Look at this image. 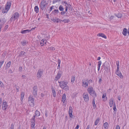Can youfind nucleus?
<instances>
[{
  "label": "nucleus",
  "mask_w": 129,
  "mask_h": 129,
  "mask_svg": "<svg viewBox=\"0 0 129 129\" xmlns=\"http://www.w3.org/2000/svg\"><path fill=\"white\" fill-rule=\"evenodd\" d=\"M60 86L63 89L66 91L69 90V87L67 85L68 83L64 81H58Z\"/></svg>",
  "instance_id": "1"
},
{
  "label": "nucleus",
  "mask_w": 129,
  "mask_h": 129,
  "mask_svg": "<svg viewBox=\"0 0 129 129\" xmlns=\"http://www.w3.org/2000/svg\"><path fill=\"white\" fill-rule=\"evenodd\" d=\"M87 91L90 95L93 98H95L96 96L95 91L92 87H89L87 89Z\"/></svg>",
  "instance_id": "2"
},
{
  "label": "nucleus",
  "mask_w": 129,
  "mask_h": 129,
  "mask_svg": "<svg viewBox=\"0 0 129 129\" xmlns=\"http://www.w3.org/2000/svg\"><path fill=\"white\" fill-rule=\"evenodd\" d=\"M48 3L45 0H43L40 3V7L41 10H45L46 7L47 6Z\"/></svg>",
  "instance_id": "3"
},
{
  "label": "nucleus",
  "mask_w": 129,
  "mask_h": 129,
  "mask_svg": "<svg viewBox=\"0 0 129 129\" xmlns=\"http://www.w3.org/2000/svg\"><path fill=\"white\" fill-rule=\"evenodd\" d=\"M43 70L39 69L36 75L37 78L38 79H40L43 75Z\"/></svg>",
  "instance_id": "4"
},
{
  "label": "nucleus",
  "mask_w": 129,
  "mask_h": 129,
  "mask_svg": "<svg viewBox=\"0 0 129 129\" xmlns=\"http://www.w3.org/2000/svg\"><path fill=\"white\" fill-rule=\"evenodd\" d=\"M62 73V72L60 70H59L57 75L56 76L54 80L55 81H57L59 79L61 76Z\"/></svg>",
  "instance_id": "5"
},
{
  "label": "nucleus",
  "mask_w": 129,
  "mask_h": 129,
  "mask_svg": "<svg viewBox=\"0 0 129 129\" xmlns=\"http://www.w3.org/2000/svg\"><path fill=\"white\" fill-rule=\"evenodd\" d=\"M38 88L36 86H34L33 88V94L34 97H36L37 95Z\"/></svg>",
  "instance_id": "6"
},
{
  "label": "nucleus",
  "mask_w": 129,
  "mask_h": 129,
  "mask_svg": "<svg viewBox=\"0 0 129 129\" xmlns=\"http://www.w3.org/2000/svg\"><path fill=\"white\" fill-rule=\"evenodd\" d=\"M19 15L18 13V12L15 13L11 18L10 20L12 21L13 19H14V20L17 19L19 17Z\"/></svg>",
  "instance_id": "7"
},
{
  "label": "nucleus",
  "mask_w": 129,
  "mask_h": 129,
  "mask_svg": "<svg viewBox=\"0 0 129 129\" xmlns=\"http://www.w3.org/2000/svg\"><path fill=\"white\" fill-rule=\"evenodd\" d=\"M65 6H66L65 11H62L61 12L60 14L61 15H64L67 11L68 9L69 8H71V5L70 4H67V5H66Z\"/></svg>",
  "instance_id": "8"
},
{
  "label": "nucleus",
  "mask_w": 129,
  "mask_h": 129,
  "mask_svg": "<svg viewBox=\"0 0 129 129\" xmlns=\"http://www.w3.org/2000/svg\"><path fill=\"white\" fill-rule=\"evenodd\" d=\"M83 97L84 100L85 102H87L89 101V98L88 94L85 93H84L83 94Z\"/></svg>",
  "instance_id": "9"
},
{
  "label": "nucleus",
  "mask_w": 129,
  "mask_h": 129,
  "mask_svg": "<svg viewBox=\"0 0 129 129\" xmlns=\"http://www.w3.org/2000/svg\"><path fill=\"white\" fill-rule=\"evenodd\" d=\"M11 4L10 2H8L5 5V10L8 11L10 9L11 6Z\"/></svg>",
  "instance_id": "10"
},
{
  "label": "nucleus",
  "mask_w": 129,
  "mask_h": 129,
  "mask_svg": "<svg viewBox=\"0 0 129 129\" xmlns=\"http://www.w3.org/2000/svg\"><path fill=\"white\" fill-rule=\"evenodd\" d=\"M86 79H84L82 80V86L86 88L88 85V83L87 82Z\"/></svg>",
  "instance_id": "11"
},
{
  "label": "nucleus",
  "mask_w": 129,
  "mask_h": 129,
  "mask_svg": "<svg viewBox=\"0 0 129 129\" xmlns=\"http://www.w3.org/2000/svg\"><path fill=\"white\" fill-rule=\"evenodd\" d=\"M8 105L7 103L6 102H4L3 101V109L4 110H5L7 108Z\"/></svg>",
  "instance_id": "12"
},
{
  "label": "nucleus",
  "mask_w": 129,
  "mask_h": 129,
  "mask_svg": "<svg viewBox=\"0 0 129 129\" xmlns=\"http://www.w3.org/2000/svg\"><path fill=\"white\" fill-rule=\"evenodd\" d=\"M28 101L30 103H31L32 105L34 104V99L33 98V96H30L28 99Z\"/></svg>",
  "instance_id": "13"
},
{
  "label": "nucleus",
  "mask_w": 129,
  "mask_h": 129,
  "mask_svg": "<svg viewBox=\"0 0 129 129\" xmlns=\"http://www.w3.org/2000/svg\"><path fill=\"white\" fill-rule=\"evenodd\" d=\"M6 20L5 18H3L0 19V26L2 27L3 25L6 22Z\"/></svg>",
  "instance_id": "14"
},
{
  "label": "nucleus",
  "mask_w": 129,
  "mask_h": 129,
  "mask_svg": "<svg viewBox=\"0 0 129 129\" xmlns=\"http://www.w3.org/2000/svg\"><path fill=\"white\" fill-rule=\"evenodd\" d=\"M73 108L71 106H70L69 107V116L71 118L73 116Z\"/></svg>",
  "instance_id": "15"
},
{
  "label": "nucleus",
  "mask_w": 129,
  "mask_h": 129,
  "mask_svg": "<svg viewBox=\"0 0 129 129\" xmlns=\"http://www.w3.org/2000/svg\"><path fill=\"white\" fill-rule=\"evenodd\" d=\"M51 19L54 22H56L57 23H58L59 22L60 23L61 22V21H60L61 20L59 18H55Z\"/></svg>",
  "instance_id": "16"
},
{
  "label": "nucleus",
  "mask_w": 129,
  "mask_h": 129,
  "mask_svg": "<svg viewBox=\"0 0 129 129\" xmlns=\"http://www.w3.org/2000/svg\"><path fill=\"white\" fill-rule=\"evenodd\" d=\"M102 66H104L105 69H106L108 70L109 68V64L108 62H105Z\"/></svg>",
  "instance_id": "17"
},
{
  "label": "nucleus",
  "mask_w": 129,
  "mask_h": 129,
  "mask_svg": "<svg viewBox=\"0 0 129 129\" xmlns=\"http://www.w3.org/2000/svg\"><path fill=\"white\" fill-rule=\"evenodd\" d=\"M97 35L98 36L101 37L103 38H104L105 39H107V37L106 36H105V35L103 34L100 33L98 34Z\"/></svg>",
  "instance_id": "18"
},
{
  "label": "nucleus",
  "mask_w": 129,
  "mask_h": 129,
  "mask_svg": "<svg viewBox=\"0 0 129 129\" xmlns=\"http://www.w3.org/2000/svg\"><path fill=\"white\" fill-rule=\"evenodd\" d=\"M110 107H111L113 106V99L111 98L110 99L109 102Z\"/></svg>",
  "instance_id": "19"
},
{
  "label": "nucleus",
  "mask_w": 129,
  "mask_h": 129,
  "mask_svg": "<svg viewBox=\"0 0 129 129\" xmlns=\"http://www.w3.org/2000/svg\"><path fill=\"white\" fill-rule=\"evenodd\" d=\"M66 100V94L64 93L63 94L62 98V102L63 103H64Z\"/></svg>",
  "instance_id": "20"
},
{
  "label": "nucleus",
  "mask_w": 129,
  "mask_h": 129,
  "mask_svg": "<svg viewBox=\"0 0 129 129\" xmlns=\"http://www.w3.org/2000/svg\"><path fill=\"white\" fill-rule=\"evenodd\" d=\"M127 33V29L125 28H124L122 32V34L124 36H126V35Z\"/></svg>",
  "instance_id": "21"
},
{
  "label": "nucleus",
  "mask_w": 129,
  "mask_h": 129,
  "mask_svg": "<svg viewBox=\"0 0 129 129\" xmlns=\"http://www.w3.org/2000/svg\"><path fill=\"white\" fill-rule=\"evenodd\" d=\"M35 115H34L36 117L38 116H40V112L38 110H36L35 113Z\"/></svg>",
  "instance_id": "22"
},
{
  "label": "nucleus",
  "mask_w": 129,
  "mask_h": 129,
  "mask_svg": "<svg viewBox=\"0 0 129 129\" xmlns=\"http://www.w3.org/2000/svg\"><path fill=\"white\" fill-rule=\"evenodd\" d=\"M116 74L119 76L121 78H123V76L122 75L121 73L120 72H118V73H116Z\"/></svg>",
  "instance_id": "23"
},
{
  "label": "nucleus",
  "mask_w": 129,
  "mask_h": 129,
  "mask_svg": "<svg viewBox=\"0 0 129 129\" xmlns=\"http://www.w3.org/2000/svg\"><path fill=\"white\" fill-rule=\"evenodd\" d=\"M30 31V30H25L21 31V33L22 34H25L29 32Z\"/></svg>",
  "instance_id": "24"
},
{
  "label": "nucleus",
  "mask_w": 129,
  "mask_h": 129,
  "mask_svg": "<svg viewBox=\"0 0 129 129\" xmlns=\"http://www.w3.org/2000/svg\"><path fill=\"white\" fill-rule=\"evenodd\" d=\"M95 98H93V100L92 102V103L93 104V106L94 109L96 107V105L95 103Z\"/></svg>",
  "instance_id": "25"
},
{
  "label": "nucleus",
  "mask_w": 129,
  "mask_h": 129,
  "mask_svg": "<svg viewBox=\"0 0 129 129\" xmlns=\"http://www.w3.org/2000/svg\"><path fill=\"white\" fill-rule=\"evenodd\" d=\"M20 95H21L20 100L21 101H22L24 98V93L23 92H21V93Z\"/></svg>",
  "instance_id": "26"
},
{
  "label": "nucleus",
  "mask_w": 129,
  "mask_h": 129,
  "mask_svg": "<svg viewBox=\"0 0 129 129\" xmlns=\"http://www.w3.org/2000/svg\"><path fill=\"white\" fill-rule=\"evenodd\" d=\"M100 120V119L99 118H98L96 119L95 122V125H96L98 124Z\"/></svg>",
  "instance_id": "27"
},
{
  "label": "nucleus",
  "mask_w": 129,
  "mask_h": 129,
  "mask_svg": "<svg viewBox=\"0 0 129 129\" xmlns=\"http://www.w3.org/2000/svg\"><path fill=\"white\" fill-rule=\"evenodd\" d=\"M11 64V62L10 61H9L6 64L5 67V68L6 69L8 68L10 66Z\"/></svg>",
  "instance_id": "28"
},
{
  "label": "nucleus",
  "mask_w": 129,
  "mask_h": 129,
  "mask_svg": "<svg viewBox=\"0 0 129 129\" xmlns=\"http://www.w3.org/2000/svg\"><path fill=\"white\" fill-rule=\"evenodd\" d=\"M25 52L23 51H21L20 52L18 56L20 57L22 56L23 55H25Z\"/></svg>",
  "instance_id": "29"
},
{
  "label": "nucleus",
  "mask_w": 129,
  "mask_h": 129,
  "mask_svg": "<svg viewBox=\"0 0 129 129\" xmlns=\"http://www.w3.org/2000/svg\"><path fill=\"white\" fill-rule=\"evenodd\" d=\"M35 11L36 13H38L39 11V8L38 6H36L34 8Z\"/></svg>",
  "instance_id": "30"
},
{
  "label": "nucleus",
  "mask_w": 129,
  "mask_h": 129,
  "mask_svg": "<svg viewBox=\"0 0 129 129\" xmlns=\"http://www.w3.org/2000/svg\"><path fill=\"white\" fill-rule=\"evenodd\" d=\"M108 123L107 122H106L104 124V128L106 129L108 128Z\"/></svg>",
  "instance_id": "31"
},
{
  "label": "nucleus",
  "mask_w": 129,
  "mask_h": 129,
  "mask_svg": "<svg viewBox=\"0 0 129 129\" xmlns=\"http://www.w3.org/2000/svg\"><path fill=\"white\" fill-rule=\"evenodd\" d=\"M60 21L64 22L65 23H68L70 22V20L69 19H64L63 20H61Z\"/></svg>",
  "instance_id": "32"
},
{
  "label": "nucleus",
  "mask_w": 129,
  "mask_h": 129,
  "mask_svg": "<svg viewBox=\"0 0 129 129\" xmlns=\"http://www.w3.org/2000/svg\"><path fill=\"white\" fill-rule=\"evenodd\" d=\"M59 9L60 11H62V12L64 10V8L62 6L60 5L59 7Z\"/></svg>",
  "instance_id": "33"
},
{
  "label": "nucleus",
  "mask_w": 129,
  "mask_h": 129,
  "mask_svg": "<svg viewBox=\"0 0 129 129\" xmlns=\"http://www.w3.org/2000/svg\"><path fill=\"white\" fill-rule=\"evenodd\" d=\"M75 78L74 76H73L71 79V82L72 83H73L75 80Z\"/></svg>",
  "instance_id": "34"
},
{
  "label": "nucleus",
  "mask_w": 129,
  "mask_h": 129,
  "mask_svg": "<svg viewBox=\"0 0 129 129\" xmlns=\"http://www.w3.org/2000/svg\"><path fill=\"white\" fill-rule=\"evenodd\" d=\"M52 91L53 96L55 97L56 96V93L55 90L54 89H52Z\"/></svg>",
  "instance_id": "35"
},
{
  "label": "nucleus",
  "mask_w": 129,
  "mask_h": 129,
  "mask_svg": "<svg viewBox=\"0 0 129 129\" xmlns=\"http://www.w3.org/2000/svg\"><path fill=\"white\" fill-rule=\"evenodd\" d=\"M2 12L3 14L7 13L8 11L7 10H5V9L3 8L2 10Z\"/></svg>",
  "instance_id": "36"
},
{
  "label": "nucleus",
  "mask_w": 129,
  "mask_h": 129,
  "mask_svg": "<svg viewBox=\"0 0 129 129\" xmlns=\"http://www.w3.org/2000/svg\"><path fill=\"white\" fill-rule=\"evenodd\" d=\"M31 124L32 127L34 128L35 127V122H31Z\"/></svg>",
  "instance_id": "37"
},
{
  "label": "nucleus",
  "mask_w": 129,
  "mask_h": 129,
  "mask_svg": "<svg viewBox=\"0 0 129 129\" xmlns=\"http://www.w3.org/2000/svg\"><path fill=\"white\" fill-rule=\"evenodd\" d=\"M36 116H33L31 120V122H35V117Z\"/></svg>",
  "instance_id": "38"
},
{
  "label": "nucleus",
  "mask_w": 129,
  "mask_h": 129,
  "mask_svg": "<svg viewBox=\"0 0 129 129\" xmlns=\"http://www.w3.org/2000/svg\"><path fill=\"white\" fill-rule=\"evenodd\" d=\"M27 43V41H26L24 40L21 43L22 44L23 46L25 45Z\"/></svg>",
  "instance_id": "39"
},
{
  "label": "nucleus",
  "mask_w": 129,
  "mask_h": 129,
  "mask_svg": "<svg viewBox=\"0 0 129 129\" xmlns=\"http://www.w3.org/2000/svg\"><path fill=\"white\" fill-rule=\"evenodd\" d=\"M0 87L2 88H4V86L3 83L0 81Z\"/></svg>",
  "instance_id": "40"
},
{
  "label": "nucleus",
  "mask_w": 129,
  "mask_h": 129,
  "mask_svg": "<svg viewBox=\"0 0 129 129\" xmlns=\"http://www.w3.org/2000/svg\"><path fill=\"white\" fill-rule=\"evenodd\" d=\"M61 3L62 5H64V6L67 5V4H68L67 3V2L66 1H64L62 2Z\"/></svg>",
  "instance_id": "41"
},
{
  "label": "nucleus",
  "mask_w": 129,
  "mask_h": 129,
  "mask_svg": "<svg viewBox=\"0 0 129 129\" xmlns=\"http://www.w3.org/2000/svg\"><path fill=\"white\" fill-rule=\"evenodd\" d=\"M98 67H100L101 65L102 64V62L101 61H98Z\"/></svg>",
  "instance_id": "42"
},
{
  "label": "nucleus",
  "mask_w": 129,
  "mask_h": 129,
  "mask_svg": "<svg viewBox=\"0 0 129 129\" xmlns=\"http://www.w3.org/2000/svg\"><path fill=\"white\" fill-rule=\"evenodd\" d=\"M116 64L117 67H119V61H117L116 62Z\"/></svg>",
  "instance_id": "43"
},
{
  "label": "nucleus",
  "mask_w": 129,
  "mask_h": 129,
  "mask_svg": "<svg viewBox=\"0 0 129 129\" xmlns=\"http://www.w3.org/2000/svg\"><path fill=\"white\" fill-rule=\"evenodd\" d=\"M49 49L52 50H55V48L53 47H51L49 48Z\"/></svg>",
  "instance_id": "44"
},
{
  "label": "nucleus",
  "mask_w": 129,
  "mask_h": 129,
  "mask_svg": "<svg viewBox=\"0 0 129 129\" xmlns=\"http://www.w3.org/2000/svg\"><path fill=\"white\" fill-rule=\"evenodd\" d=\"M4 62V61H0V68L1 67V66Z\"/></svg>",
  "instance_id": "45"
},
{
  "label": "nucleus",
  "mask_w": 129,
  "mask_h": 129,
  "mask_svg": "<svg viewBox=\"0 0 129 129\" xmlns=\"http://www.w3.org/2000/svg\"><path fill=\"white\" fill-rule=\"evenodd\" d=\"M119 67H117V69L115 73H118V72H119L120 71H119Z\"/></svg>",
  "instance_id": "46"
},
{
  "label": "nucleus",
  "mask_w": 129,
  "mask_h": 129,
  "mask_svg": "<svg viewBox=\"0 0 129 129\" xmlns=\"http://www.w3.org/2000/svg\"><path fill=\"white\" fill-rule=\"evenodd\" d=\"M53 12L55 13H57L59 12V11L58 10L55 9L54 11Z\"/></svg>",
  "instance_id": "47"
},
{
  "label": "nucleus",
  "mask_w": 129,
  "mask_h": 129,
  "mask_svg": "<svg viewBox=\"0 0 129 129\" xmlns=\"http://www.w3.org/2000/svg\"><path fill=\"white\" fill-rule=\"evenodd\" d=\"M116 129H120V127L119 125H117L116 127Z\"/></svg>",
  "instance_id": "48"
},
{
  "label": "nucleus",
  "mask_w": 129,
  "mask_h": 129,
  "mask_svg": "<svg viewBox=\"0 0 129 129\" xmlns=\"http://www.w3.org/2000/svg\"><path fill=\"white\" fill-rule=\"evenodd\" d=\"M22 67H20L19 68V72H21L22 71Z\"/></svg>",
  "instance_id": "49"
},
{
  "label": "nucleus",
  "mask_w": 129,
  "mask_h": 129,
  "mask_svg": "<svg viewBox=\"0 0 129 129\" xmlns=\"http://www.w3.org/2000/svg\"><path fill=\"white\" fill-rule=\"evenodd\" d=\"M54 6H51L50 8V11H51L52 10V9H54Z\"/></svg>",
  "instance_id": "50"
},
{
  "label": "nucleus",
  "mask_w": 129,
  "mask_h": 129,
  "mask_svg": "<svg viewBox=\"0 0 129 129\" xmlns=\"http://www.w3.org/2000/svg\"><path fill=\"white\" fill-rule=\"evenodd\" d=\"M14 128V125L13 124H12L11 125L10 127V129H13Z\"/></svg>",
  "instance_id": "51"
},
{
  "label": "nucleus",
  "mask_w": 129,
  "mask_h": 129,
  "mask_svg": "<svg viewBox=\"0 0 129 129\" xmlns=\"http://www.w3.org/2000/svg\"><path fill=\"white\" fill-rule=\"evenodd\" d=\"M61 63V60L60 59H58V65H60Z\"/></svg>",
  "instance_id": "52"
},
{
  "label": "nucleus",
  "mask_w": 129,
  "mask_h": 129,
  "mask_svg": "<svg viewBox=\"0 0 129 129\" xmlns=\"http://www.w3.org/2000/svg\"><path fill=\"white\" fill-rule=\"evenodd\" d=\"M60 0H53V3H55L58 2H59Z\"/></svg>",
  "instance_id": "53"
},
{
  "label": "nucleus",
  "mask_w": 129,
  "mask_h": 129,
  "mask_svg": "<svg viewBox=\"0 0 129 129\" xmlns=\"http://www.w3.org/2000/svg\"><path fill=\"white\" fill-rule=\"evenodd\" d=\"M26 76L24 75H22L21 76V77L22 79H25Z\"/></svg>",
  "instance_id": "54"
},
{
  "label": "nucleus",
  "mask_w": 129,
  "mask_h": 129,
  "mask_svg": "<svg viewBox=\"0 0 129 129\" xmlns=\"http://www.w3.org/2000/svg\"><path fill=\"white\" fill-rule=\"evenodd\" d=\"M13 72L12 71V70L10 69L8 71V73H12Z\"/></svg>",
  "instance_id": "55"
},
{
  "label": "nucleus",
  "mask_w": 129,
  "mask_h": 129,
  "mask_svg": "<svg viewBox=\"0 0 129 129\" xmlns=\"http://www.w3.org/2000/svg\"><path fill=\"white\" fill-rule=\"evenodd\" d=\"M8 27V25H6L5 26V29L6 30H7Z\"/></svg>",
  "instance_id": "56"
},
{
  "label": "nucleus",
  "mask_w": 129,
  "mask_h": 129,
  "mask_svg": "<svg viewBox=\"0 0 129 129\" xmlns=\"http://www.w3.org/2000/svg\"><path fill=\"white\" fill-rule=\"evenodd\" d=\"M42 42H43V43H45V44H46V42H47L46 40H42Z\"/></svg>",
  "instance_id": "57"
},
{
  "label": "nucleus",
  "mask_w": 129,
  "mask_h": 129,
  "mask_svg": "<svg viewBox=\"0 0 129 129\" xmlns=\"http://www.w3.org/2000/svg\"><path fill=\"white\" fill-rule=\"evenodd\" d=\"M113 110L114 111H116V108L115 105H114V107L113 108Z\"/></svg>",
  "instance_id": "58"
},
{
  "label": "nucleus",
  "mask_w": 129,
  "mask_h": 129,
  "mask_svg": "<svg viewBox=\"0 0 129 129\" xmlns=\"http://www.w3.org/2000/svg\"><path fill=\"white\" fill-rule=\"evenodd\" d=\"M41 97L42 98H43L44 96V93H42L41 94Z\"/></svg>",
  "instance_id": "59"
},
{
  "label": "nucleus",
  "mask_w": 129,
  "mask_h": 129,
  "mask_svg": "<svg viewBox=\"0 0 129 129\" xmlns=\"http://www.w3.org/2000/svg\"><path fill=\"white\" fill-rule=\"evenodd\" d=\"M79 127V125H77L76 127L75 128V129H78Z\"/></svg>",
  "instance_id": "60"
},
{
  "label": "nucleus",
  "mask_w": 129,
  "mask_h": 129,
  "mask_svg": "<svg viewBox=\"0 0 129 129\" xmlns=\"http://www.w3.org/2000/svg\"><path fill=\"white\" fill-rule=\"evenodd\" d=\"M90 128V125H88L87 127V128L86 129H89Z\"/></svg>",
  "instance_id": "61"
},
{
  "label": "nucleus",
  "mask_w": 129,
  "mask_h": 129,
  "mask_svg": "<svg viewBox=\"0 0 129 129\" xmlns=\"http://www.w3.org/2000/svg\"><path fill=\"white\" fill-rule=\"evenodd\" d=\"M45 116L46 117H47V116H48V115H47V112L46 111V112H45Z\"/></svg>",
  "instance_id": "62"
},
{
  "label": "nucleus",
  "mask_w": 129,
  "mask_h": 129,
  "mask_svg": "<svg viewBox=\"0 0 129 129\" xmlns=\"http://www.w3.org/2000/svg\"><path fill=\"white\" fill-rule=\"evenodd\" d=\"M60 65H58V66L57 68V69H60Z\"/></svg>",
  "instance_id": "63"
},
{
  "label": "nucleus",
  "mask_w": 129,
  "mask_h": 129,
  "mask_svg": "<svg viewBox=\"0 0 129 129\" xmlns=\"http://www.w3.org/2000/svg\"><path fill=\"white\" fill-rule=\"evenodd\" d=\"M102 81V79L101 78H100L99 79V83H100Z\"/></svg>",
  "instance_id": "64"
}]
</instances>
